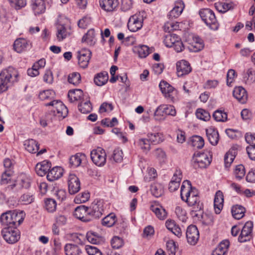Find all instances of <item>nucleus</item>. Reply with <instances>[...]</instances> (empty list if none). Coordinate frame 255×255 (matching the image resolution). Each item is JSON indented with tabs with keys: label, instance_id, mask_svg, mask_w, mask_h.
<instances>
[{
	"label": "nucleus",
	"instance_id": "obj_45",
	"mask_svg": "<svg viewBox=\"0 0 255 255\" xmlns=\"http://www.w3.org/2000/svg\"><path fill=\"white\" fill-rule=\"evenodd\" d=\"M244 79L246 83L251 84L255 82V71L253 68H249L247 70Z\"/></svg>",
	"mask_w": 255,
	"mask_h": 255
},
{
	"label": "nucleus",
	"instance_id": "obj_50",
	"mask_svg": "<svg viewBox=\"0 0 255 255\" xmlns=\"http://www.w3.org/2000/svg\"><path fill=\"white\" fill-rule=\"evenodd\" d=\"M213 117L217 122H224L227 120V114L220 110L216 111L214 113Z\"/></svg>",
	"mask_w": 255,
	"mask_h": 255
},
{
	"label": "nucleus",
	"instance_id": "obj_15",
	"mask_svg": "<svg viewBox=\"0 0 255 255\" xmlns=\"http://www.w3.org/2000/svg\"><path fill=\"white\" fill-rule=\"evenodd\" d=\"M88 207L84 205H81L75 208L74 215L78 219L83 222L90 221L88 212Z\"/></svg>",
	"mask_w": 255,
	"mask_h": 255
},
{
	"label": "nucleus",
	"instance_id": "obj_24",
	"mask_svg": "<svg viewBox=\"0 0 255 255\" xmlns=\"http://www.w3.org/2000/svg\"><path fill=\"white\" fill-rule=\"evenodd\" d=\"M66 255H83L79 247L76 245L67 244L64 247Z\"/></svg>",
	"mask_w": 255,
	"mask_h": 255
},
{
	"label": "nucleus",
	"instance_id": "obj_57",
	"mask_svg": "<svg viewBox=\"0 0 255 255\" xmlns=\"http://www.w3.org/2000/svg\"><path fill=\"white\" fill-rule=\"evenodd\" d=\"M11 174L12 172L10 170H5L1 175L0 184L5 185L8 183L9 181L10 180Z\"/></svg>",
	"mask_w": 255,
	"mask_h": 255
},
{
	"label": "nucleus",
	"instance_id": "obj_52",
	"mask_svg": "<svg viewBox=\"0 0 255 255\" xmlns=\"http://www.w3.org/2000/svg\"><path fill=\"white\" fill-rule=\"evenodd\" d=\"M81 81V76L79 73L74 72L70 74L68 78V81L69 83L74 85H77Z\"/></svg>",
	"mask_w": 255,
	"mask_h": 255
},
{
	"label": "nucleus",
	"instance_id": "obj_37",
	"mask_svg": "<svg viewBox=\"0 0 255 255\" xmlns=\"http://www.w3.org/2000/svg\"><path fill=\"white\" fill-rule=\"evenodd\" d=\"M179 38L176 34L168 33L164 36V43L166 46L172 47Z\"/></svg>",
	"mask_w": 255,
	"mask_h": 255
},
{
	"label": "nucleus",
	"instance_id": "obj_14",
	"mask_svg": "<svg viewBox=\"0 0 255 255\" xmlns=\"http://www.w3.org/2000/svg\"><path fill=\"white\" fill-rule=\"evenodd\" d=\"M13 49L17 53H21L31 47L29 41L22 38L16 39L13 43Z\"/></svg>",
	"mask_w": 255,
	"mask_h": 255
},
{
	"label": "nucleus",
	"instance_id": "obj_11",
	"mask_svg": "<svg viewBox=\"0 0 255 255\" xmlns=\"http://www.w3.org/2000/svg\"><path fill=\"white\" fill-rule=\"evenodd\" d=\"M91 55L92 52L88 49H84L78 52V64L81 68L88 67Z\"/></svg>",
	"mask_w": 255,
	"mask_h": 255
},
{
	"label": "nucleus",
	"instance_id": "obj_38",
	"mask_svg": "<svg viewBox=\"0 0 255 255\" xmlns=\"http://www.w3.org/2000/svg\"><path fill=\"white\" fill-rule=\"evenodd\" d=\"M79 110L83 114L90 113L92 109L91 104L89 100L85 101L83 99L78 105Z\"/></svg>",
	"mask_w": 255,
	"mask_h": 255
},
{
	"label": "nucleus",
	"instance_id": "obj_64",
	"mask_svg": "<svg viewBox=\"0 0 255 255\" xmlns=\"http://www.w3.org/2000/svg\"><path fill=\"white\" fill-rule=\"evenodd\" d=\"M55 220L56 224L59 226H62L66 224L67 219L65 215L59 214L56 216Z\"/></svg>",
	"mask_w": 255,
	"mask_h": 255
},
{
	"label": "nucleus",
	"instance_id": "obj_35",
	"mask_svg": "<svg viewBox=\"0 0 255 255\" xmlns=\"http://www.w3.org/2000/svg\"><path fill=\"white\" fill-rule=\"evenodd\" d=\"M108 78V74L107 72H101L95 77L94 82L97 85L101 86L107 82Z\"/></svg>",
	"mask_w": 255,
	"mask_h": 255
},
{
	"label": "nucleus",
	"instance_id": "obj_30",
	"mask_svg": "<svg viewBox=\"0 0 255 255\" xmlns=\"http://www.w3.org/2000/svg\"><path fill=\"white\" fill-rule=\"evenodd\" d=\"M245 212V208L241 205H236L232 207V214L233 217L236 219L240 220L244 217Z\"/></svg>",
	"mask_w": 255,
	"mask_h": 255
},
{
	"label": "nucleus",
	"instance_id": "obj_48",
	"mask_svg": "<svg viewBox=\"0 0 255 255\" xmlns=\"http://www.w3.org/2000/svg\"><path fill=\"white\" fill-rule=\"evenodd\" d=\"M34 201V196L30 193H26L22 194L19 198V201L23 204L28 205Z\"/></svg>",
	"mask_w": 255,
	"mask_h": 255
},
{
	"label": "nucleus",
	"instance_id": "obj_31",
	"mask_svg": "<svg viewBox=\"0 0 255 255\" xmlns=\"http://www.w3.org/2000/svg\"><path fill=\"white\" fill-rule=\"evenodd\" d=\"M31 6L35 14H39L45 11V6L43 0H32Z\"/></svg>",
	"mask_w": 255,
	"mask_h": 255
},
{
	"label": "nucleus",
	"instance_id": "obj_9",
	"mask_svg": "<svg viewBox=\"0 0 255 255\" xmlns=\"http://www.w3.org/2000/svg\"><path fill=\"white\" fill-rule=\"evenodd\" d=\"M186 236L187 242L191 245H195L199 238V233L195 225H190L188 227Z\"/></svg>",
	"mask_w": 255,
	"mask_h": 255
},
{
	"label": "nucleus",
	"instance_id": "obj_4",
	"mask_svg": "<svg viewBox=\"0 0 255 255\" xmlns=\"http://www.w3.org/2000/svg\"><path fill=\"white\" fill-rule=\"evenodd\" d=\"M88 212L90 221L100 218L104 212L103 202L95 200L88 207Z\"/></svg>",
	"mask_w": 255,
	"mask_h": 255
},
{
	"label": "nucleus",
	"instance_id": "obj_17",
	"mask_svg": "<svg viewBox=\"0 0 255 255\" xmlns=\"http://www.w3.org/2000/svg\"><path fill=\"white\" fill-rule=\"evenodd\" d=\"M101 7L107 12L115 11L119 5L118 0H99Z\"/></svg>",
	"mask_w": 255,
	"mask_h": 255
},
{
	"label": "nucleus",
	"instance_id": "obj_7",
	"mask_svg": "<svg viewBox=\"0 0 255 255\" xmlns=\"http://www.w3.org/2000/svg\"><path fill=\"white\" fill-rule=\"evenodd\" d=\"M91 158L96 165L102 166L106 163V153L102 148L98 147L91 152Z\"/></svg>",
	"mask_w": 255,
	"mask_h": 255
},
{
	"label": "nucleus",
	"instance_id": "obj_33",
	"mask_svg": "<svg viewBox=\"0 0 255 255\" xmlns=\"http://www.w3.org/2000/svg\"><path fill=\"white\" fill-rule=\"evenodd\" d=\"M85 155L81 153H77L71 156L69 159V163L73 167L79 166L82 160L85 158Z\"/></svg>",
	"mask_w": 255,
	"mask_h": 255
},
{
	"label": "nucleus",
	"instance_id": "obj_43",
	"mask_svg": "<svg viewBox=\"0 0 255 255\" xmlns=\"http://www.w3.org/2000/svg\"><path fill=\"white\" fill-rule=\"evenodd\" d=\"M18 184L22 188L28 189L31 184V179L25 174H21L18 177Z\"/></svg>",
	"mask_w": 255,
	"mask_h": 255
},
{
	"label": "nucleus",
	"instance_id": "obj_53",
	"mask_svg": "<svg viewBox=\"0 0 255 255\" xmlns=\"http://www.w3.org/2000/svg\"><path fill=\"white\" fill-rule=\"evenodd\" d=\"M45 208L49 212H53L56 210L57 204L53 199H47L45 201Z\"/></svg>",
	"mask_w": 255,
	"mask_h": 255
},
{
	"label": "nucleus",
	"instance_id": "obj_23",
	"mask_svg": "<svg viewBox=\"0 0 255 255\" xmlns=\"http://www.w3.org/2000/svg\"><path fill=\"white\" fill-rule=\"evenodd\" d=\"M192 210H191L190 214L193 217H196L198 220H201L203 218V205L201 202L193 205Z\"/></svg>",
	"mask_w": 255,
	"mask_h": 255
},
{
	"label": "nucleus",
	"instance_id": "obj_25",
	"mask_svg": "<svg viewBox=\"0 0 255 255\" xmlns=\"http://www.w3.org/2000/svg\"><path fill=\"white\" fill-rule=\"evenodd\" d=\"M230 243L228 240H224L213 252L212 255H225L228 251Z\"/></svg>",
	"mask_w": 255,
	"mask_h": 255
},
{
	"label": "nucleus",
	"instance_id": "obj_21",
	"mask_svg": "<svg viewBox=\"0 0 255 255\" xmlns=\"http://www.w3.org/2000/svg\"><path fill=\"white\" fill-rule=\"evenodd\" d=\"M167 229L175 236L180 238L182 236V232L179 225L173 220H167L165 223Z\"/></svg>",
	"mask_w": 255,
	"mask_h": 255
},
{
	"label": "nucleus",
	"instance_id": "obj_55",
	"mask_svg": "<svg viewBox=\"0 0 255 255\" xmlns=\"http://www.w3.org/2000/svg\"><path fill=\"white\" fill-rule=\"evenodd\" d=\"M54 95L52 90H45L41 92L39 94V98L41 100L44 101L48 99H51Z\"/></svg>",
	"mask_w": 255,
	"mask_h": 255
},
{
	"label": "nucleus",
	"instance_id": "obj_26",
	"mask_svg": "<svg viewBox=\"0 0 255 255\" xmlns=\"http://www.w3.org/2000/svg\"><path fill=\"white\" fill-rule=\"evenodd\" d=\"M206 134L210 143L213 145H216L219 141V135L217 129L212 128L207 129Z\"/></svg>",
	"mask_w": 255,
	"mask_h": 255
},
{
	"label": "nucleus",
	"instance_id": "obj_34",
	"mask_svg": "<svg viewBox=\"0 0 255 255\" xmlns=\"http://www.w3.org/2000/svg\"><path fill=\"white\" fill-rule=\"evenodd\" d=\"M183 3L178 2L177 3L174 7L170 10L168 14L169 18L172 19L173 18L178 17L182 13L183 9Z\"/></svg>",
	"mask_w": 255,
	"mask_h": 255
},
{
	"label": "nucleus",
	"instance_id": "obj_40",
	"mask_svg": "<svg viewBox=\"0 0 255 255\" xmlns=\"http://www.w3.org/2000/svg\"><path fill=\"white\" fill-rule=\"evenodd\" d=\"M116 222V216L114 213H112L102 219V224L103 226L111 227L115 224Z\"/></svg>",
	"mask_w": 255,
	"mask_h": 255
},
{
	"label": "nucleus",
	"instance_id": "obj_59",
	"mask_svg": "<svg viewBox=\"0 0 255 255\" xmlns=\"http://www.w3.org/2000/svg\"><path fill=\"white\" fill-rule=\"evenodd\" d=\"M179 28V25L177 23L172 22H167L164 26V30L166 32L170 33L173 30H176Z\"/></svg>",
	"mask_w": 255,
	"mask_h": 255
},
{
	"label": "nucleus",
	"instance_id": "obj_16",
	"mask_svg": "<svg viewBox=\"0 0 255 255\" xmlns=\"http://www.w3.org/2000/svg\"><path fill=\"white\" fill-rule=\"evenodd\" d=\"M177 74L178 77L188 74L191 71L190 64L185 60H181L176 64Z\"/></svg>",
	"mask_w": 255,
	"mask_h": 255
},
{
	"label": "nucleus",
	"instance_id": "obj_49",
	"mask_svg": "<svg viewBox=\"0 0 255 255\" xmlns=\"http://www.w3.org/2000/svg\"><path fill=\"white\" fill-rule=\"evenodd\" d=\"M177 93L176 90L171 86L169 87L163 95L167 100L173 102L177 95Z\"/></svg>",
	"mask_w": 255,
	"mask_h": 255
},
{
	"label": "nucleus",
	"instance_id": "obj_44",
	"mask_svg": "<svg viewBox=\"0 0 255 255\" xmlns=\"http://www.w3.org/2000/svg\"><path fill=\"white\" fill-rule=\"evenodd\" d=\"M150 191L152 195L156 198L160 197L163 193L162 186L157 183H154L151 185Z\"/></svg>",
	"mask_w": 255,
	"mask_h": 255
},
{
	"label": "nucleus",
	"instance_id": "obj_36",
	"mask_svg": "<svg viewBox=\"0 0 255 255\" xmlns=\"http://www.w3.org/2000/svg\"><path fill=\"white\" fill-rule=\"evenodd\" d=\"M86 238L90 243L93 244H99L102 241V237L101 236L92 231L87 232Z\"/></svg>",
	"mask_w": 255,
	"mask_h": 255
},
{
	"label": "nucleus",
	"instance_id": "obj_28",
	"mask_svg": "<svg viewBox=\"0 0 255 255\" xmlns=\"http://www.w3.org/2000/svg\"><path fill=\"white\" fill-rule=\"evenodd\" d=\"M24 146L25 149L31 153H36L39 148L38 142L33 139L26 140L24 142Z\"/></svg>",
	"mask_w": 255,
	"mask_h": 255
},
{
	"label": "nucleus",
	"instance_id": "obj_27",
	"mask_svg": "<svg viewBox=\"0 0 255 255\" xmlns=\"http://www.w3.org/2000/svg\"><path fill=\"white\" fill-rule=\"evenodd\" d=\"M62 176V169L60 167H54L49 170L47 174V179L50 181L58 179Z\"/></svg>",
	"mask_w": 255,
	"mask_h": 255
},
{
	"label": "nucleus",
	"instance_id": "obj_6",
	"mask_svg": "<svg viewBox=\"0 0 255 255\" xmlns=\"http://www.w3.org/2000/svg\"><path fill=\"white\" fill-rule=\"evenodd\" d=\"M4 240L8 244H14L20 239V232L16 228H4L1 231Z\"/></svg>",
	"mask_w": 255,
	"mask_h": 255
},
{
	"label": "nucleus",
	"instance_id": "obj_13",
	"mask_svg": "<svg viewBox=\"0 0 255 255\" xmlns=\"http://www.w3.org/2000/svg\"><path fill=\"white\" fill-rule=\"evenodd\" d=\"M143 19L137 14L132 15L129 19L128 26V29L132 32H135L142 26Z\"/></svg>",
	"mask_w": 255,
	"mask_h": 255
},
{
	"label": "nucleus",
	"instance_id": "obj_60",
	"mask_svg": "<svg viewBox=\"0 0 255 255\" xmlns=\"http://www.w3.org/2000/svg\"><path fill=\"white\" fill-rule=\"evenodd\" d=\"M163 112H164V114L166 115H170L172 116H175L176 114V110L174 106L172 105H163Z\"/></svg>",
	"mask_w": 255,
	"mask_h": 255
},
{
	"label": "nucleus",
	"instance_id": "obj_19",
	"mask_svg": "<svg viewBox=\"0 0 255 255\" xmlns=\"http://www.w3.org/2000/svg\"><path fill=\"white\" fill-rule=\"evenodd\" d=\"M224 203V195L223 192L218 190L216 192L214 198V208L216 214H219L223 208Z\"/></svg>",
	"mask_w": 255,
	"mask_h": 255
},
{
	"label": "nucleus",
	"instance_id": "obj_42",
	"mask_svg": "<svg viewBox=\"0 0 255 255\" xmlns=\"http://www.w3.org/2000/svg\"><path fill=\"white\" fill-rule=\"evenodd\" d=\"M191 144L192 146L198 149L202 148L204 145V140L202 137L199 135H194L190 139Z\"/></svg>",
	"mask_w": 255,
	"mask_h": 255
},
{
	"label": "nucleus",
	"instance_id": "obj_58",
	"mask_svg": "<svg viewBox=\"0 0 255 255\" xmlns=\"http://www.w3.org/2000/svg\"><path fill=\"white\" fill-rule=\"evenodd\" d=\"M89 198L90 194L88 192H83L81 194L77 195L74 201L76 203H84L88 201Z\"/></svg>",
	"mask_w": 255,
	"mask_h": 255
},
{
	"label": "nucleus",
	"instance_id": "obj_41",
	"mask_svg": "<svg viewBox=\"0 0 255 255\" xmlns=\"http://www.w3.org/2000/svg\"><path fill=\"white\" fill-rule=\"evenodd\" d=\"M56 36L58 40L61 41L65 39L69 34L67 31L64 25L58 24L57 25Z\"/></svg>",
	"mask_w": 255,
	"mask_h": 255
},
{
	"label": "nucleus",
	"instance_id": "obj_1",
	"mask_svg": "<svg viewBox=\"0 0 255 255\" xmlns=\"http://www.w3.org/2000/svg\"><path fill=\"white\" fill-rule=\"evenodd\" d=\"M24 217L22 211L9 210L1 215L0 222L5 228H16L23 222Z\"/></svg>",
	"mask_w": 255,
	"mask_h": 255
},
{
	"label": "nucleus",
	"instance_id": "obj_10",
	"mask_svg": "<svg viewBox=\"0 0 255 255\" xmlns=\"http://www.w3.org/2000/svg\"><path fill=\"white\" fill-rule=\"evenodd\" d=\"M253 228V223L251 221L246 223L241 231L238 240L241 243L250 241L252 238V233Z\"/></svg>",
	"mask_w": 255,
	"mask_h": 255
},
{
	"label": "nucleus",
	"instance_id": "obj_32",
	"mask_svg": "<svg viewBox=\"0 0 255 255\" xmlns=\"http://www.w3.org/2000/svg\"><path fill=\"white\" fill-rule=\"evenodd\" d=\"M190 188H191V182L188 180L184 181L180 190V196L183 201H185L186 198L189 196Z\"/></svg>",
	"mask_w": 255,
	"mask_h": 255
},
{
	"label": "nucleus",
	"instance_id": "obj_51",
	"mask_svg": "<svg viewBox=\"0 0 255 255\" xmlns=\"http://www.w3.org/2000/svg\"><path fill=\"white\" fill-rule=\"evenodd\" d=\"M196 115L198 119L204 121H209L211 117L208 112L202 109H198L197 110Z\"/></svg>",
	"mask_w": 255,
	"mask_h": 255
},
{
	"label": "nucleus",
	"instance_id": "obj_18",
	"mask_svg": "<svg viewBox=\"0 0 255 255\" xmlns=\"http://www.w3.org/2000/svg\"><path fill=\"white\" fill-rule=\"evenodd\" d=\"M51 163L47 160H44L40 163H37L35 166V171L37 175L43 176L46 174H47L51 168Z\"/></svg>",
	"mask_w": 255,
	"mask_h": 255
},
{
	"label": "nucleus",
	"instance_id": "obj_54",
	"mask_svg": "<svg viewBox=\"0 0 255 255\" xmlns=\"http://www.w3.org/2000/svg\"><path fill=\"white\" fill-rule=\"evenodd\" d=\"M235 174L237 179L239 180L242 179L245 175L244 166L242 164L237 165L235 170Z\"/></svg>",
	"mask_w": 255,
	"mask_h": 255
},
{
	"label": "nucleus",
	"instance_id": "obj_12",
	"mask_svg": "<svg viewBox=\"0 0 255 255\" xmlns=\"http://www.w3.org/2000/svg\"><path fill=\"white\" fill-rule=\"evenodd\" d=\"M68 190L70 194L77 193L80 189V182L74 174H70L68 179Z\"/></svg>",
	"mask_w": 255,
	"mask_h": 255
},
{
	"label": "nucleus",
	"instance_id": "obj_61",
	"mask_svg": "<svg viewBox=\"0 0 255 255\" xmlns=\"http://www.w3.org/2000/svg\"><path fill=\"white\" fill-rule=\"evenodd\" d=\"M112 157L116 162H121L123 160L122 150L119 148L115 149Z\"/></svg>",
	"mask_w": 255,
	"mask_h": 255
},
{
	"label": "nucleus",
	"instance_id": "obj_22",
	"mask_svg": "<svg viewBox=\"0 0 255 255\" xmlns=\"http://www.w3.org/2000/svg\"><path fill=\"white\" fill-rule=\"evenodd\" d=\"M237 154V148L236 147H232L226 153L224 157L225 166L226 168L230 167L233 162Z\"/></svg>",
	"mask_w": 255,
	"mask_h": 255
},
{
	"label": "nucleus",
	"instance_id": "obj_8",
	"mask_svg": "<svg viewBox=\"0 0 255 255\" xmlns=\"http://www.w3.org/2000/svg\"><path fill=\"white\" fill-rule=\"evenodd\" d=\"M45 106L53 107L56 109L58 116L62 119L65 118L68 115V109L61 101L53 100L45 104Z\"/></svg>",
	"mask_w": 255,
	"mask_h": 255
},
{
	"label": "nucleus",
	"instance_id": "obj_29",
	"mask_svg": "<svg viewBox=\"0 0 255 255\" xmlns=\"http://www.w3.org/2000/svg\"><path fill=\"white\" fill-rule=\"evenodd\" d=\"M68 98L70 102L81 101L83 99V91L78 89L70 90L68 94Z\"/></svg>",
	"mask_w": 255,
	"mask_h": 255
},
{
	"label": "nucleus",
	"instance_id": "obj_20",
	"mask_svg": "<svg viewBox=\"0 0 255 255\" xmlns=\"http://www.w3.org/2000/svg\"><path fill=\"white\" fill-rule=\"evenodd\" d=\"M234 97L241 103H245L247 100V94L245 89L242 87L236 88L233 91Z\"/></svg>",
	"mask_w": 255,
	"mask_h": 255
},
{
	"label": "nucleus",
	"instance_id": "obj_3",
	"mask_svg": "<svg viewBox=\"0 0 255 255\" xmlns=\"http://www.w3.org/2000/svg\"><path fill=\"white\" fill-rule=\"evenodd\" d=\"M199 14L202 20L208 25L211 29H217L218 25L217 20L213 11L209 8L202 9L199 11Z\"/></svg>",
	"mask_w": 255,
	"mask_h": 255
},
{
	"label": "nucleus",
	"instance_id": "obj_2",
	"mask_svg": "<svg viewBox=\"0 0 255 255\" xmlns=\"http://www.w3.org/2000/svg\"><path fill=\"white\" fill-rule=\"evenodd\" d=\"M18 74L12 67L3 69L0 73V94L6 91L11 83L17 81Z\"/></svg>",
	"mask_w": 255,
	"mask_h": 255
},
{
	"label": "nucleus",
	"instance_id": "obj_56",
	"mask_svg": "<svg viewBox=\"0 0 255 255\" xmlns=\"http://www.w3.org/2000/svg\"><path fill=\"white\" fill-rule=\"evenodd\" d=\"M85 248L88 255H103L100 250L94 246L86 245Z\"/></svg>",
	"mask_w": 255,
	"mask_h": 255
},
{
	"label": "nucleus",
	"instance_id": "obj_63",
	"mask_svg": "<svg viewBox=\"0 0 255 255\" xmlns=\"http://www.w3.org/2000/svg\"><path fill=\"white\" fill-rule=\"evenodd\" d=\"M226 133L232 139H237L241 136V132L237 130L227 129L226 130Z\"/></svg>",
	"mask_w": 255,
	"mask_h": 255
},
{
	"label": "nucleus",
	"instance_id": "obj_5",
	"mask_svg": "<svg viewBox=\"0 0 255 255\" xmlns=\"http://www.w3.org/2000/svg\"><path fill=\"white\" fill-rule=\"evenodd\" d=\"M209 155L203 152L198 153L197 155L194 154L193 157V165L195 168H206L209 166L211 162V155L209 153Z\"/></svg>",
	"mask_w": 255,
	"mask_h": 255
},
{
	"label": "nucleus",
	"instance_id": "obj_62",
	"mask_svg": "<svg viewBox=\"0 0 255 255\" xmlns=\"http://www.w3.org/2000/svg\"><path fill=\"white\" fill-rule=\"evenodd\" d=\"M123 245V242L121 238L114 237L111 240V246L114 249H119Z\"/></svg>",
	"mask_w": 255,
	"mask_h": 255
},
{
	"label": "nucleus",
	"instance_id": "obj_46",
	"mask_svg": "<svg viewBox=\"0 0 255 255\" xmlns=\"http://www.w3.org/2000/svg\"><path fill=\"white\" fill-rule=\"evenodd\" d=\"M95 37V31L93 29L89 30L83 36L82 42H87L88 44L92 45L93 43V40Z\"/></svg>",
	"mask_w": 255,
	"mask_h": 255
},
{
	"label": "nucleus",
	"instance_id": "obj_39",
	"mask_svg": "<svg viewBox=\"0 0 255 255\" xmlns=\"http://www.w3.org/2000/svg\"><path fill=\"white\" fill-rule=\"evenodd\" d=\"M150 208L159 219L164 220L166 217L167 212L162 207H158L154 205H151Z\"/></svg>",
	"mask_w": 255,
	"mask_h": 255
},
{
	"label": "nucleus",
	"instance_id": "obj_47",
	"mask_svg": "<svg viewBox=\"0 0 255 255\" xmlns=\"http://www.w3.org/2000/svg\"><path fill=\"white\" fill-rule=\"evenodd\" d=\"M147 137L149 141L154 144L159 143L162 141V135L160 133H148Z\"/></svg>",
	"mask_w": 255,
	"mask_h": 255
}]
</instances>
